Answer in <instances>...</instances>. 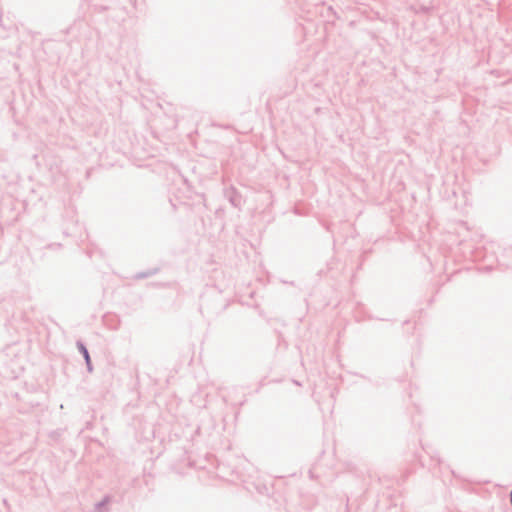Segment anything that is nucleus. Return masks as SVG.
Segmentation results:
<instances>
[{"label":"nucleus","instance_id":"1","mask_svg":"<svg viewBox=\"0 0 512 512\" xmlns=\"http://www.w3.org/2000/svg\"><path fill=\"white\" fill-rule=\"evenodd\" d=\"M224 197L231 203V205L235 208L241 209L243 204L242 195L238 192V190L234 186L226 187L223 190Z\"/></svg>","mask_w":512,"mask_h":512},{"label":"nucleus","instance_id":"2","mask_svg":"<svg viewBox=\"0 0 512 512\" xmlns=\"http://www.w3.org/2000/svg\"><path fill=\"white\" fill-rule=\"evenodd\" d=\"M76 346L78 348V351L82 354V356L85 360L87 371L89 373H91L93 371V365H92L91 357H90V354H89V351H88L86 345L81 340H78L76 342Z\"/></svg>","mask_w":512,"mask_h":512},{"label":"nucleus","instance_id":"6","mask_svg":"<svg viewBox=\"0 0 512 512\" xmlns=\"http://www.w3.org/2000/svg\"><path fill=\"white\" fill-rule=\"evenodd\" d=\"M510 504L512 505V490L510 491Z\"/></svg>","mask_w":512,"mask_h":512},{"label":"nucleus","instance_id":"5","mask_svg":"<svg viewBox=\"0 0 512 512\" xmlns=\"http://www.w3.org/2000/svg\"><path fill=\"white\" fill-rule=\"evenodd\" d=\"M429 10H430V9H429L428 7H426V6H421V7L419 8V10H418V11H419V12H423V13H427Z\"/></svg>","mask_w":512,"mask_h":512},{"label":"nucleus","instance_id":"7","mask_svg":"<svg viewBox=\"0 0 512 512\" xmlns=\"http://www.w3.org/2000/svg\"><path fill=\"white\" fill-rule=\"evenodd\" d=\"M294 383H295L296 385H301V384H300L298 381H296V380H294Z\"/></svg>","mask_w":512,"mask_h":512},{"label":"nucleus","instance_id":"3","mask_svg":"<svg viewBox=\"0 0 512 512\" xmlns=\"http://www.w3.org/2000/svg\"><path fill=\"white\" fill-rule=\"evenodd\" d=\"M110 501V498L108 496L104 497L102 501L98 502L96 504V510L98 512H104L102 509L104 506H106Z\"/></svg>","mask_w":512,"mask_h":512},{"label":"nucleus","instance_id":"4","mask_svg":"<svg viewBox=\"0 0 512 512\" xmlns=\"http://www.w3.org/2000/svg\"><path fill=\"white\" fill-rule=\"evenodd\" d=\"M154 273H156V270L154 271H150V272H142V273H138L136 275V278L137 279H143V278H146V277H149L151 275H153Z\"/></svg>","mask_w":512,"mask_h":512}]
</instances>
